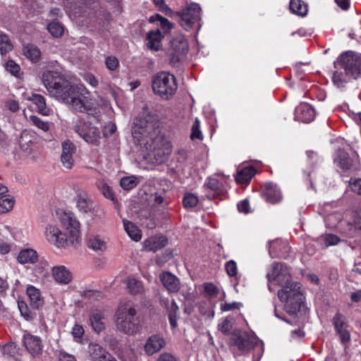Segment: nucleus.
Here are the masks:
<instances>
[{
	"label": "nucleus",
	"instance_id": "f257e3e1",
	"mask_svg": "<svg viewBox=\"0 0 361 361\" xmlns=\"http://www.w3.org/2000/svg\"><path fill=\"white\" fill-rule=\"evenodd\" d=\"M134 144L142 152L164 162L171 152L170 142L161 133L158 116L145 105L133 121L131 130Z\"/></svg>",
	"mask_w": 361,
	"mask_h": 361
},
{
	"label": "nucleus",
	"instance_id": "f03ea898",
	"mask_svg": "<svg viewBox=\"0 0 361 361\" xmlns=\"http://www.w3.org/2000/svg\"><path fill=\"white\" fill-rule=\"evenodd\" d=\"M42 82L51 97L71 109L79 112H86L92 109L90 94L85 87L72 85L61 73L46 71L42 75Z\"/></svg>",
	"mask_w": 361,
	"mask_h": 361
},
{
	"label": "nucleus",
	"instance_id": "7ed1b4c3",
	"mask_svg": "<svg viewBox=\"0 0 361 361\" xmlns=\"http://www.w3.org/2000/svg\"><path fill=\"white\" fill-rule=\"evenodd\" d=\"M269 281L268 288L273 291V285L281 286L277 295L280 301L285 302L284 309L290 315L295 314L300 311L304 302V296L300 283L291 281L288 267L279 262H274L271 269L267 274Z\"/></svg>",
	"mask_w": 361,
	"mask_h": 361
},
{
	"label": "nucleus",
	"instance_id": "20e7f679",
	"mask_svg": "<svg viewBox=\"0 0 361 361\" xmlns=\"http://www.w3.org/2000/svg\"><path fill=\"white\" fill-rule=\"evenodd\" d=\"M60 221L66 231H61L54 224H48L44 231L47 241L57 247H66L78 243L80 238V223L74 214L63 212L60 216Z\"/></svg>",
	"mask_w": 361,
	"mask_h": 361
},
{
	"label": "nucleus",
	"instance_id": "39448f33",
	"mask_svg": "<svg viewBox=\"0 0 361 361\" xmlns=\"http://www.w3.org/2000/svg\"><path fill=\"white\" fill-rule=\"evenodd\" d=\"M332 80L338 88H343L352 80L361 78V55L352 51L341 54L334 63Z\"/></svg>",
	"mask_w": 361,
	"mask_h": 361
},
{
	"label": "nucleus",
	"instance_id": "423d86ee",
	"mask_svg": "<svg viewBox=\"0 0 361 361\" xmlns=\"http://www.w3.org/2000/svg\"><path fill=\"white\" fill-rule=\"evenodd\" d=\"M116 326L119 331L130 336L140 331L141 319L134 305L129 302L120 305L116 312Z\"/></svg>",
	"mask_w": 361,
	"mask_h": 361
},
{
	"label": "nucleus",
	"instance_id": "0eeeda50",
	"mask_svg": "<svg viewBox=\"0 0 361 361\" xmlns=\"http://www.w3.org/2000/svg\"><path fill=\"white\" fill-rule=\"evenodd\" d=\"M152 90L163 99H169L177 90L174 75L166 72L157 73L152 80Z\"/></svg>",
	"mask_w": 361,
	"mask_h": 361
},
{
	"label": "nucleus",
	"instance_id": "6e6552de",
	"mask_svg": "<svg viewBox=\"0 0 361 361\" xmlns=\"http://www.w3.org/2000/svg\"><path fill=\"white\" fill-rule=\"evenodd\" d=\"M230 343L242 353H247L257 344V338L245 331L235 329L230 337Z\"/></svg>",
	"mask_w": 361,
	"mask_h": 361
},
{
	"label": "nucleus",
	"instance_id": "1a4fd4ad",
	"mask_svg": "<svg viewBox=\"0 0 361 361\" xmlns=\"http://www.w3.org/2000/svg\"><path fill=\"white\" fill-rule=\"evenodd\" d=\"M74 130L86 142L97 145L101 139V133L97 127L92 126L91 122L78 121L74 125Z\"/></svg>",
	"mask_w": 361,
	"mask_h": 361
},
{
	"label": "nucleus",
	"instance_id": "9d476101",
	"mask_svg": "<svg viewBox=\"0 0 361 361\" xmlns=\"http://www.w3.org/2000/svg\"><path fill=\"white\" fill-rule=\"evenodd\" d=\"M201 8L195 3L190 4L188 7L178 12L176 16L180 25L185 30H190L200 20Z\"/></svg>",
	"mask_w": 361,
	"mask_h": 361
},
{
	"label": "nucleus",
	"instance_id": "9b49d317",
	"mask_svg": "<svg viewBox=\"0 0 361 361\" xmlns=\"http://www.w3.org/2000/svg\"><path fill=\"white\" fill-rule=\"evenodd\" d=\"M332 324L341 342L344 345L348 343L350 341V334L348 329L349 325L346 322L345 316L337 312L332 319Z\"/></svg>",
	"mask_w": 361,
	"mask_h": 361
},
{
	"label": "nucleus",
	"instance_id": "f8f14e48",
	"mask_svg": "<svg viewBox=\"0 0 361 361\" xmlns=\"http://www.w3.org/2000/svg\"><path fill=\"white\" fill-rule=\"evenodd\" d=\"M75 202L76 207L82 213L86 214L94 212L97 213L99 210L97 205L85 192H79L75 197Z\"/></svg>",
	"mask_w": 361,
	"mask_h": 361
},
{
	"label": "nucleus",
	"instance_id": "ddd939ff",
	"mask_svg": "<svg viewBox=\"0 0 361 361\" xmlns=\"http://www.w3.org/2000/svg\"><path fill=\"white\" fill-rule=\"evenodd\" d=\"M75 146L70 140H66L62 143V153L61 161L63 167L71 169L74 164L73 154L75 153Z\"/></svg>",
	"mask_w": 361,
	"mask_h": 361
},
{
	"label": "nucleus",
	"instance_id": "4468645a",
	"mask_svg": "<svg viewBox=\"0 0 361 361\" xmlns=\"http://www.w3.org/2000/svg\"><path fill=\"white\" fill-rule=\"evenodd\" d=\"M171 46L173 60H180L188 52V42L183 37L173 39Z\"/></svg>",
	"mask_w": 361,
	"mask_h": 361
},
{
	"label": "nucleus",
	"instance_id": "2eb2a0df",
	"mask_svg": "<svg viewBox=\"0 0 361 361\" xmlns=\"http://www.w3.org/2000/svg\"><path fill=\"white\" fill-rule=\"evenodd\" d=\"M165 345L164 338L160 335L154 334L147 338L145 345V351L147 355H152L164 348Z\"/></svg>",
	"mask_w": 361,
	"mask_h": 361
},
{
	"label": "nucleus",
	"instance_id": "dca6fc26",
	"mask_svg": "<svg viewBox=\"0 0 361 361\" xmlns=\"http://www.w3.org/2000/svg\"><path fill=\"white\" fill-rule=\"evenodd\" d=\"M289 247L286 241L276 239L269 242V252L272 258L286 257Z\"/></svg>",
	"mask_w": 361,
	"mask_h": 361
},
{
	"label": "nucleus",
	"instance_id": "f3484780",
	"mask_svg": "<svg viewBox=\"0 0 361 361\" xmlns=\"http://www.w3.org/2000/svg\"><path fill=\"white\" fill-rule=\"evenodd\" d=\"M159 279L163 286L170 293H176L180 288L179 279L169 271H163L159 274Z\"/></svg>",
	"mask_w": 361,
	"mask_h": 361
},
{
	"label": "nucleus",
	"instance_id": "a211bd4d",
	"mask_svg": "<svg viewBox=\"0 0 361 361\" xmlns=\"http://www.w3.org/2000/svg\"><path fill=\"white\" fill-rule=\"evenodd\" d=\"M295 118L304 123L312 121L315 117L314 109L307 103H302L295 108Z\"/></svg>",
	"mask_w": 361,
	"mask_h": 361
},
{
	"label": "nucleus",
	"instance_id": "6ab92c4d",
	"mask_svg": "<svg viewBox=\"0 0 361 361\" xmlns=\"http://www.w3.org/2000/svg\"><path fill=\"white\" fill-rule=\"evenodd\" d=\"M168 243V240L163 235H154L146 239L143 242V247L146 251L157 252L164 247Z\"/></svg>",
	"mask_w": 361,
	"mask_h": 361
},
{
	"label": "nucleus",
	"instance_id": "aec40b11",
	"mask_svg": "<svg viewBox=\"0 0 361 361\" xmlns=\"http://www.w3.org/2000/svg\"><path fill=\"white\" fill-rule=\"evenodd\" d=\"M24 345L33 357L38 356L42 353V341L37 336L32 335L25 336L24 337Z\"/></svg>",
	"mask_w": 361,
	"mask_h": 361
},
{
	"label": "nucleus",
	"instance_id": "412c9836",
	"mask_svg": "<svg viewBox=\"0 0 361 361\" xmlns=\"http://www.w3.org/2000/svg\"><path fill=\"white\" fill-rule=\"evenodd\" d=\"M263 195L265 200L270 203H276L281 199V193L277 185L268 183L264 185Z\"/></svg>",
	"mask_w": 361,
	"mask_h": 361
},
{
	"label": "nucleus",
	"instance_id": "4be33fe9",
	"mask_svg": "<svg viewBox=\"0 0 361 361\" xmlns=\"http://www.w3.org/2000/svg\"><path fill=\"white\" fill-rule=\"evenodd\" d=\"M52 275L59 283L68 284L72 280L71 273L64 266L54 267Z\"/></svg>",
	"mask_w": 361,
	"mask_h": 361
},
{
	"label": "nucleus",
	"instance_id": "5701e85b",
	"mask_svg": "<svg viewBox=\"0 0 361 361\" xmlns=\"http://www.w3.org/2000/svg\"><path fill=\"white\" fill-rule=\"evenodd\" d=\"M87 352L92 361H105L110 354L102 346L97 343H90Z\"/></svg>",
	"mask_w": 361,
	"mask_h": 361
},
{
	"label": "nucleus",
	"instance_id": "b1692460",
	"mask_svg": "<svg viewBox=\"0 0 361 361\" xmlns=\"http://www.w3.org/2000/svg\"><path fill=\"white\" fill-rule=\"evenodd\" d=\"M104 319L103 313L100 310H95L91 312L89 320L95 332L99 333L105 329Z\"/></svg>",
	"mask_w": 361,
	"mask_h": 361
},
{
	"label": "nucleus",
	"instance_id": "393cba45",
	"mask_svg": "<svg viewBox=\"0 0 361 361\" xmlns=\"http://www.w3.org/2000/svg\"><path fill=\"white\" fill-rule=\"evenodd\" d=\"M162 37L163 35L159 28L149 31L147 36L148 48L155 51L159 50L161 47V40Z\"/></svg>",
	"mask_w": 361,
	"mask_h": 361
},
{
	"label": "nucleus",
	"instance_id": "a878e982",
	"mask_svg": "<svg viewBox=\"0 0 361 361\" xmlns=\"http://www.w3.org/2000/svg\"><path fill=\"white\" fill-rule=\"evenodd\" d=\"M26 293L30 298V305L35 309H38L43 305V300L40 291L33 286H27Z\"/></svg>",
	"mask_w": 361,
	"mask_h": 361
},
{
	"label": "nucleus",
	"instance_id": "bb28decb",
	"mask_svg": "<svg viewBox=\"0 0 361 361\" xmlns=\"http://www.w3.org/2000/svg\"><path fill=\"white\" fill-rule=\"evenodd\" d=\"M38 255L32 249H25L21 250L18 257L17 261L22 264H34L37 261Z\"/></svg>",
	"mask_w": 361,
	"mask_h": 361
},
{
	"label": "nucleus",
	"instance_id": "cd10ccee",
	"mask_svg": "<svg viewBox=\"0 0 361 361\" xmlns=\"http://www.w3.org/2000/svg\"><path fill=\"white\" fill-rule=\"evenodd\" d=\"M87 247L94 252H103L106 250V243L99 235H90L87 241Z\"/></svg>",
	"mask_w": 361,
	"mask_h": 361
},
{
	"label": "nucleus",
	"instance_id": "c85d7f7f",
	"mask_svg": "<svg viewBox=\"0 0 361 361\" xmlns=\"http://www.w3.org/2000/svg\"><path fill=\"white\" fill-rule=\"evenodd\" d=\"M235 324V318L228 315L224 318H221L217 325L218 330L225 336L230 335L231 336L232 329Z\"/></svg>",
	"mask_w": 361,
	"mask_h": 361
},
{
	"label": "nucleus",
	"instance_id": "c756f323",
	"mask_svg": "<svg viewBox=\"0 0 361 361\" xmlns=\"http://www.w3.org/2000/svg\"><path fill=\"white\" fill-rule=\"evenodd\" d=\"M255 173V169L252 166L245 167L237 172L235 181L239 184L249 183Z\"/></svg>",
	"mask_w": 361,
	"mask_h": 361
},
{
	"label": "nucleus",
	"instance_id": "7c9ffc66",
	"mask_svg": "<svg viewBox=\"0 0 361 361\" xmlns=\"http://www.w3.org/2000/svg\"><path fill=\"white\" fill-rule=\"evenodd\" d=\"M28 100L32 102L38 108L39 112L44 116H47L49 114V110L47 108L45 98L38 94H32L28 98Z\"/></svg>",
	"mask_w": 361,
	"mask_h": 361
},
{
	"label": "nucleus",
	"instance_id": "2f4dec72",
	"mask_svg": "<svg viewBox=\"0 0 361 361\" xmlns=\"http://www.w3.org/2000/svg\"><path fill=\"white\" fill-rule=\"evenodd\" d=\"M290 10L300 16H305L307 13V5L302 0H290Z\"/></svg>",
	"mask_w": 361,
	"mask_h": 361
},
{
	"label": "nucleus",
	"instance_id": "473e14b6",
	"mask_svg": "<svg viewBox=\"0 0 361 361\" xmlns=\"http://www.w3.org/2000/svg\"><path fill=\"white\" fill-rule=\"evenodd\" d=\"M123 226L128 236L133 240L137 242L141 240L142 235L140 229L132 222L123 220Z\"/></svg>",
	"mask_w": 361,
	"mask_h": 361
},
{
	"label": "nucleus",
	"instance_id": "72a5a7b5",
	"mask_svg": "<svg viewBox=\"0 0 361 361\" xmlns=\"http://www.w3.org/2000/svg\"><path fill=\"white\" fill-rule=\"evenodd\" d=\"M149 23H159L161 29L163 30L164 34H166L171 31L173 28V24L170 23L166 18H164L159 14H155L149 17Z\"/></svg>",
	"mask_w": 361,
	"mask_h": 361
},
{
	"label": "nucleus",
	"instance_id": "f704fd0d",
	"mask_svg": "<svg viewBox=\"0 0 361 361\" xmlns=\"http://www.w3.org/2000/svg\"><path fill=\"white\" fill-rule=\"evenodd\" d=\"M24 55L32 62H37L41 56L39 49L34 44H27L23 47Z\"/></svg>",
	"mask_w": 361,
	"mask_h": 361
},
{
	"label": "nucleus",
	"instance_id": "c9c22d12",
	"mask_svg": "<svg viewBox=\"0 0 361 361\" xmlns=\"http://www.w3.org/2000/svg\"><path fill=\"white\" fill-rule=\"evenodd\" d=\"M338 157L336 160L337 164L343 170L346 171L350 169L352 166V160L349 157L348 153H346L343 150H338Z\"/></svg>",
	"mask_w": 361,
	"mask_h": 361
},
{
	"label": "nucleus",
	"instance_id": "e433bc0d",
	"mask_svg": "<svg viewBox=\"0 0 361 361\" xmlns=\"http://www.w3.org/2000/svg\"><path fill=\"white\" fill-rule=\"evenodd\" d=\"M15 200L10 195H4L0 197V213L4 214L11 211L14 205Z\"/></svg>",
	"mask_w": 361,
	"mask_h": 361
},
{
	"label": "nucleus",
	"instance_id": "4c0bfd02",
	"mask_svg": "<svg viewBox=\"0 0 361 361\" xmlns=\"http://www.w3.org/2000/svg\"><path fill=\"white\" fill-rule=\"evenodd\" d=\"M13 49V44L11 42L9 37L3 33L0 32V52L2 55L11 51Z\"/></svg>",
	"mask_w": 361,
	"mask_h": 361
},
{
	"label": "nucleus",
	"instance_id": "58836bf2",
	"mask_svg": "<svg viewBox=\"0 0 361 361\" xmlns=\"http://www.w3.org/2000/svg\"><path fill=\"white\" fill-rule=\"evenodd\" d=\"M127 287L128 291L133 295L141 293L143 291V287L141 282L135 279H130L128 280Z\"/></svg>",
	"mask_w": 361,
	"mask_h": 361
},
{
	"label": "nucleus",
	"instance_id": "ea45409f",
	"mask_svg": "<svg viewBox=\"0 0 361 361\" xmlns=\"http://www.w3.org/2000/svg\"><path fill=\"white\" fill-rule=\"evenodd\" d=\"M138 183V179L135 176H126L121 179V186L126 190L134 188Z\"/></svg>",
	"mask_w": 361,
	"mask_h": 361
},
{
	"label": "nucleus",
	"instance_id": "a19ab883",
	"mask_svg": "<svg viewBox=\"0 0 361 361\" xmlns=\"http://www.w3.org/2000/svg\"><path fill=\"white\" fill-rule=\"evenodd\" d=\"M47 29L50 34L55 37H61L64 31L63 26L55 21L50 23L48 25Z\"/></svg>",
	"mask_w": 361,
	"mask_h": 361
},
{
	"label": "nucleus",
	"instance_id": "79ce46f5",
	"mask_svg": "<svg viewBox=\"0 0 361 361\" xmlns=\"http://www.w3.org/2000/svg\"><path fill=\"white\" fill-rule=\"evenodd\" d=\"M29 121L32 125L35 126L37 128L43 130L44 132H47L49 130V123L42 121L37 116H30Z\"/></svg>",
	"mask_w": 361,
	"mask_h": 361
},
{
	"label": "nucleus",
	"instance_id": "37998d69",
	"mask_svg": "<svg viewBox=\"0 0 361 361\" xmlns=\"http://www.w3.org/2000/svg\"><path fill=\"white\" fill-rule=\"evenodd\" d=\"M198 203V198L192 193H186L183 200V204L185 208H193Z\"/></svg>",
	"mask_w": 361,
	"mask_h": 361
},
{
	"label": "nucleus",
	"instance_id": "c03bdc74",
	"mask_svg": "<svg viewBox=\"0 0 361 361\" xmlns=\"http://www.w3.org/2000/svg\"><path fill=\"white\" fill-rule=\"evenodd\" d=\"M6 69L10 72L13 75L20 78V68L14 61L9 60L6 63Z\"/></svg>",
	"mask_w": 361,
	"mask_h": 361
},
{
	"label": "nucleus",
	"instance_id": "a18cd8bd",
	"mask_svg": "<svg viewBox=\"0 0 361 361\" xmlns=\"http://www.w3.org/2000/svg\"><path fill=\"white\" fill-rule=\"evenodd\" d=\"M84 333L85 331L83 327L78 324L73 326L71 331L73 337L74 338L75 341L78 343L82 342Z\"/></svg>",
	"mask_w": 361,
	"mask_h": 361
},
{
	"label": "nucleus",
	"instance_id": "49530a36",
	"mask_svg": "<svg viewBox=\"0 0 361 361\" xmlns=\"http://www.w3.org/2000/svg\"><path fill=\"white\" fill-rule=\"evenodd\" d=\"M97 187L105 197L110 200H114V194L110 189L109 186L105 183L100 181L97 183Z\"/></svg>",
	"mask_w": 361,
	"mask_h": 361
},
{
	"label": "nucleus",
	"instance_id": "de8ad7c7",
	"mask_svg": "<svg viewBox=\"0 0 361 361\" xmlns=\"http://www.w3.org/2000/svg\"><path fill=\"white\" fill-rule=\"evenodd\" d=\"M324 244L326 247L337 245L340 239L339 238L334 234H326L322 238Z\"/></svg>",
	"mask_w": 361,
	"mask_h": 361
},
{
	"label": "nucleus",
	"instance_id": "09e8293b",
	"mask_svg": "<svg viewBox=\"0 0 361 361\" xmlns=\"http://www.w3.org/2000/svg\"><path fill=\"white\" fill-rule=\"evenodd\" d=\"M190 138L192 140H195V139L202 140V135L200 130V121L197 120V118L195 119V121L194 122V123L192 125Z\"/></svg>",
	"mask_w": 361,
	"mask_h": 361
},
{
	"label": "nucleus",
	"instance_id": "8fccbe9b",
	"mask_svg": "<svg viewBox=\"0 0 361 361\" xmlns=\"http://www.w3.org/2000/svg\"><path fill=\"white\" fill-rule=\"evenodd\" d=\"M226 273L229 276H235L238 273L237 264L234 260H229L225 265Z\"/></svg>",
	"mask_w": 361,
	"mask_h": 361
},
{
	"label": "nucleus",
	"instance_id": "3c124183",
	"mask_svg": "<svg viewBox=\"0 0 361 361\" xmlns=\"http://www.w3.org/2000/svg\"><path fill=\"white\" fill-rule=\"evenodd\" d=\"M204 292L212 298L216 297L219 293L218 288L212 283H205L204 284Z\"/></svg>",
	"mask_w": 361,
	"mask_h": 361
},
{
	"label": "nucleus",
	"instance_id": "603ef678",
	"mask_svg": "<svg viewBox=\"0 0 361 361\" xmlns=\"http://www.w3.org/2000/svg\"><path fill=\"white\" fill-rule=\"evenodd\" d=\"M105 64L109 70L114 71L118 66V61L115 56H108L106 58Z\"/></svg>",
	"mask_w": 361,
	"mask_h": 361
},
{
	"label": "nucleus",
	"instance_id": "864d4df0",
	"mask_svg": "<svg viewBox=\"0 0 361 361\" xmlns=\"http://www.w3.org/2000/svg\"><path fill=\"white\" fill-rule=\"evenodd\" d=\"M206 185L213 191H217L220 190L221 188L220 182L217 179L213 178L207 179Z\"/></svg>",
	"mask_w": 361,
	"mask_h": 361
},
{
	"label": "nucleus",
	"instance_id": "5fc2aeb1",
	"mask_svg": "<svg viewBox=\"0 0 361 361\" xmlns=\"http://www.w3.org/2000/svg\"><path fill=\"white\" fill-rule=\"evenodd\" d=\"M164 303L167 308L169 315H178L179 308H178V306L176 304V301L173 299L171 301V303L169 305H166V303L165 302H164Z\"/></svg>",
	"mask_w": 361,
	"mask_h": 361
},
{
	"label": "nucleus",
	"instance_id": "6e6d98bb",
	"mask_svg": "<svg viewBox=\"0 0 361 361\" xmlns=\"http://www.w3.org/2000/svg\"><path fill=\"white\" fill-rule=\"evenodd\" d=\"M350 186L351 190L354 192L357 193L358 195H361V179H351L350 180Z\"/></svg>",
	"mask_w": 361,
	"mask_h": 361
},
{
	"label": "nucleus",
	"instance_id": "4d7b16f0",
	"mask_svg": "<svg viewBox=\"0 0 361 361\" xmlns=\"http://www.w3.org/2000/svg\"><path fill=\"white\" fill-rule=\"evenodd\" d=\"M240 305V303L236 302L231 303L225 302L224 304H221V310L223 312L231 311L235 309H239Z\"/></svg>",
	"mask_w": 361,
	"mask_h": 361
},
{
	"label": "nucleus",
	"instance_id": "13d9d810",
	"mask_svg": "<svg viewBox=\"0 0 361 361\" xmlns=\"http://www.w3.org/2000/svg\"><path fill=\"white\" fill-rule=\"evenodd\" d=\"M16 352V345L11 343L5 345L3 348V353L5 355H13Z\"/></svg>",
	"mask_w": 361,
	"mask_h": 361
},
{
	"label": "nucleus",
	"instance_id": "bf43d9fd",
	"mask_svg": "<svg viewBox=\"0 0 361 361\" xmlns=\"http://www.w3.org/2000/svg\"><path fill=\"white\" fill-rule=\"evenodd\" d=\"M239 212L247 214L250 212V204L247 200H243L238 204Z\"/></svg>",
	"mask_w": 361,
	"mask_h": 361
},
{
	"label": "nucleus",
	"instance_id": "052dcab7",
	"mask_svg": "<svg viewBox=\"0 0 361 361\" xmlns=\"http://www.w3.org/2000/svg\"><path fill=\"white\" fill-rule=\"evenodd\" d=\"M116 126L115 123L109 122L104 126V135L108 137L115 133Z\"/></svg>",
	"mask_w": 361,
	"mask_h": 361
},
{
	"label": "nucleus",
	"instance_id": "680f3d73",
	"mask_svg": "<svg viewBox=\"0 0 361 361\" xmlns=\"http://www.w3.org/2000/svg\"><path fill=\"white\" fill-rule=\"evenodd\" d=\"M153 2L159 11L165 12L166 14L171 11V9L165 4L164 0H153Z\"/></svg>",
	"mask_w": 361,
	"mask_h": 361
},
{
	"label": "nucleus",
	"instance_id": "e2e57ef3",
	"mask_svg": "<svg viewBox=\"0 0 361 361\" xmlns=\"http://www.w3.org/2000/svg\"><path fill=\"white\" fill-rule=\"evenodd\" d=\"M157 361H178V360L169 353H163L158 357Z\"/></svg>",
	"mask_w": 361,
	"mask_h": 361
},
{
	"label": "nucleus",
	"instance_id": "0e129e2a",
	"mask_svg": "<svg viewBox=\"0 0 361 361\" xmlns=\"http://www.w3.org/2000/svg\"><path fill=\"white\" fill-rule=\"evenodd\" d=\"M18 307H19V310L20 311V313H21L22 316L26 320H30V319H32V316L28 312L27 307L26 305H25L23 303H21V304L19 303L18 304Z\"/></svg>",
	"mask_w": 361,
	"mask_h": 361
},
{
	"label": "nucleus",
	"instance_id": "69168bd1",
	"mask_svg": "<svg viewBox=\"0 0 361 361\" xmlns=\"http://www.w3.org/2000/svg\"><path fill=\"white\" fill-rule=\"evenodd\" d=\"M11 250V246L8 243L4 240L0 239V254L6 255L8 254Z\"/></svg>",
	"mask_w": 361,
	"mask_h": 361
},
{
	"label": "nucleus",
	"instance_id": "338daca9",
	"mask_svg": "<svg viewBox=\"0 0 361 361\" xmlns=\"http://www.w3.org/2000/svg\"><path fill=\"white\" fill-rule=\"evenodd\" d=\"M59 361H76L75 357L65 352H61L59 355Z\"/></svg>",
	"mask_w": 361,
	"mask_h": 361
},
{
	"label": "nucleus",
	"instance_id": "774afa93",
	"mask_svg": "<svg viewBox=\"0 0 361 361\" xmlns=\"http://www.w3.org/2000/svg\"><path fill=\"white\" fill-rule=\"evenodd\" d=\"M85 80L92 87H96L98 85L97 80L92 74L85 75Z\"/></svg>",
	"mask_w": 361,
	"mask_h": 361
}]
</instances>
